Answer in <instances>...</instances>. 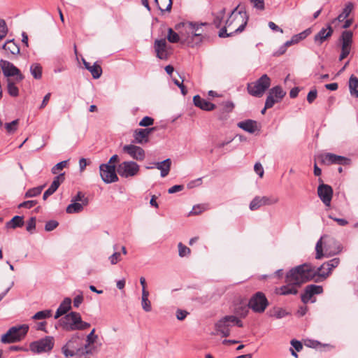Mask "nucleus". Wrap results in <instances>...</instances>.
I'll return each mask as SVG.
<instances>
[{
    "instance_id": "1",
    "label": "nucleus",
    "mask_w": 358,
    "mask_h": 358,
    "mask_svg": "<svg viewBox=\"0 0 358 358\" xmlns=\"http://www.w3.org/2000/svg\"><path fill=\"white\" fill-rule=\"evenodd\" d=\"M340 263L339 258H334L315 268L311 264H303L297 266L287 273V281L289 283L300 285L314 280L319 282L325 280L331 273L333 268Z\"/></svg>"
},
{
    "instance_id": "2",
    "label": "nucleus",
    "mask_w": 358,
    "mask_h": 358,
    "mask_svg": "<svg viewBox=\"0 0 358 358\" xmlns=\"http://www.w3.org/2000/svg\"><path fill=\"white\" fill-rule=\"evenodd\" d=\"M206 24V23L192 22H180L175 26V29L180 32L181 37L184 38V43L194 48L202 42V27Z\"/></svg>"
},
{
    "instance_id": "3",
    "label": "nucleus",
    "mask_w": 358,
    "mask_h": 358,
    "mask_svg": "<svg viewBox=\"0 0 358 358\" xmlns=\"http://www.w3.org/2000/svg\"><path fill=\"white\" fill-rule=\"evenodd\" d=\"M237 7L234 8L229 17L225 22V26L220 29L218 36L220 38L231 36L234 34L241 33L245 28L248 15L245 11L237 12Z\"/></svg>"
},
{
    "instance_id": "4",
    "label": "nucleus",
    "mask_w": 358,
    "mask_h": 358,
    "mask_svg": "<svg viewBox=\"0 0 358 358\" xmlns=\"http://www.w3.org/2000/svg\"><path fill=\"white\" fill-rule=\"evenodd\" d=\"M341 244L329 235H323L317 241L315 245V259H321L324 257H331L341 251Z\"/></svg>"
},
{
    "instance_id": "5",
    "label": "nucleus",
    "mask_w": 358,
    "mask_h": 358,
    "mask_svg": "<svg viewBox=\"0 0 358 358\" xmlns=\"http://www.w3.org/2000/svg\"><path fill=\"white\" fill-rule=\"evenodd\" d=\"M60 326L64 330L72 331L76 330H85L90 327V324L82 320L79 313L72 311L66 314L59 320Z\"/></svg>"
},
{
    "instance_id": "6",
    "label": "nucleus",
    "mask_w": 358,
    "mask_h": 358,
    "mask_svg": "<svg viewBox=\"0 0 358 358\" xmlns=\"http://www.w3.org/2000/svg\"><path fill=\"white\" fill-rule=\"evenodd\" d=\"M271 78L266 74L262 75L255 82L248 83L247 90L249 94L255 97H262L271 86Z\"/></svg>"
},
{
    "instance_id": "7",
    "label": "nucleus",
    "mask_w": 358,
    "mask_h": 358,
    "mask_svg": "<svg viewBox=\"0 0 358 358\" xmlns=\"http://www.w3.org/2000/svg\"><path fill=\"white\" fill-rule=\"evenodd\" d=\"M29 326L21 324L10 327L8 331L2 335L1 341L3 343H13L20 341L27 334Z\"/></svg>"
},
{
    "instance_id": "8",
    "label": "nucleus",
    "mask_w": 358,
    "mask_h": 358,
    "mask_svg": "<svg viewBox=\"0 0 358 358\" xmlns=\"http://www.w3.org/2000/svg\"><path fill=\"white\" fill-rule=\"evenodd\" d=\"M269 303L266 295L262 292L255 293L250 299L248 307L254 313H262L268 307Z\"/></svg>"
},
{
    "instance_id": "9",
    "label": "nucleus",
    "mask_w": 358,
    "mask_h": 358,
    "mask_svg": "<svg viewBox=\"0 0 358 358\" xmlns=\"http://www.w3.org/2000/svg\"><path fill=\"white\" fill-rule=\"evenodd\" d=\"M55 339L52 336H47L30 343V350L35 353L48 352L52 350Z\"/></svg>"
},
{
    "instance_id": "10",
    "label": "nucleus",
    "mask_w": 358,
    "mask_h": 358,
    "mask_svg": "<svg viewBox=\"0 0 358 358\" xmlns=\"http://www.w3.org/2000/svg\"><path fill=\"white\" fill-rule=\"evenodd\" d=\"M140 170L139 165L134 161H125L117 166V173L122 178H128L138 174Z\"/></svg>"
},
{
    "instance_id": "11",
    "label": "nucleus",
    "mask_w": 358,
    "mask_h": 358,
    "mask_svg": "<svg viewBox=\"0 0 358 358\" xmlns=\"http://www.w3.org/2000/svg\"><path fill=\"white\" fill-rule=\"evenodd\" d=\"M0 63L1 69L5 77L10 78L15 76V80L17 83L24 80V75L13 63L4 59H1Z\"/></svg>"
},
{
    "instance_id": "12",
    "label": "nucleus",
    "mask_w": 358,
    "mask_h": 358,
    "mask_svg": "<svg viewBox=\"0 0 358 358\" xmlns=\"http://www.w3.org/2000/svg\"><path fill=\"white\" fill-rule=\"evenodd\" d=\"M99 171L101 179L106 184L115 182L119 180L114 164H101L99 166Z\"/></svg>"
},
{
    "instance_id": "13",
    "label": "nucleus",
    "mask_w": 358,
    "mask_h": 358,
    "mask_svg": "<svg viewBox=\"0 0 358 358\" xmlns=\"http://www.w3.org/2000/svg\"><path fill=\"white\" fill-rule=\"evenodd\" d=\"M215 327L217 334H220L222 337H228L233 327L230 316L226 315L221 318L215 323Z\"/></svg>"
},
{
    "instance_id": "14",
    "label": "nucleus",
    "mask_w": 358,
    "mask_h": 358,
    "mask_svg": "<svg viewBox=\"0 0 358 358\" xmlns=\"http://www.w3.org/2000/svg\"><path fill=\"white\" fill-rule=\"evenodd\" d=\"M278 202V199L274 196H255L250 203V209L256 210L264 206H270Z\"/></svg>"
},
{
    "instance_id": "15",
    "label": "nucleus",
    "mask_w": 358,
    "mask_h": 358,
    "mask_svg": "<svg viewBox=\"0 0 358 358\" xmlns=\"http://www.w3.org/2000/svg\"><path fill=\"white\" fill-rule=\"evenodd\" d=\"M122 151L137 161H143L145 157L144 150L142 148L133 144L124 145Z\"/></svg>"
},
{
    "instance_id": "16",
    "label": "nucleus",
    "mask_w": 358,
    "mask_h": 358,
    "mask_svg": "<svg viewBox=\"0 0 358 358\" xmlns=\"http://www.w3.org/2000/svg\"><path fill=\"white\" fill-rule=\"evenodd\" d=\"M334 34V29L331 24L327 23L325 27H322L319 32L314 36V43L317 46L321 45L324 42L327 41Z\"/></svg>"
},
{
    "instance_id": "17",
    "label": "nucleus",
    "mask_w": 358,
    "mask_h": 358,
    "mask_svg": "<svg viewBox=\"0 0 358 358\" xmlns=\"http://www.w3.org/2000/svg\"><path fill=\"white\" fill-rule=\"evenodd\" d=\"M317 194L326 206H329L333 196V189L332 187L326 184H321L318 186Z\"/></svg>"
},
{
    "instance_id": "18",
    "label": "nucleus",
    "mask_w": 358,
    "mask_h": 358,
    "mask_svg": "<svg viewBox=\"0 0 358 358\" xmlns=\"http://www.w3.org/2000/svg\"><path fill=\"white\" fill-rule=\"evenodd\" d=\"M156 130L155 127L137 129L134 131V143L144 144L149 141V135Z\"/></svg>"
},
{
    "instance_id": "19",
    "label": "nucleus",
    "mask_w": 358,
    "mask_h": 358,
    "mask_svg": "<svg viewBox=\"0 0 358 358\" xmlns=\"http://www.w3.org/2000/svg\"><path fill=\"white\" fill-rule=\"evenodd\" d=\"M322 292L323 287L321 285L313 284L307 285L304 289V292L301 296V301L303 303H307L315 294H320Z\"/></svg>"
},
{
    "instance_id": "20",
    "label": "nucleus",
    "mask_w": 358,
    "mask_h": 358,
    "mask_svg": "<svg viewBox=\"0 0 358 358\" xmlns=\"http://www.w3.org/2000/svg\"><path fill=\"white\" fill-rule=\"evenodd\" d=\"M323 162L328 164L348 165L350 159L343 156L336 155L333 153H327L323 157Z\"/></svg>"
},
{
    "instance_id": "21",
    "label": "nucleus",
    "mask_w": 358,
    "mask_h": 358,
    "mask_svg": "<svg viewBox=\"0 0 358 358\" xmlns=\"http://www.w3.org/2000/svg\"><path fill=\"white\" fill-rule=\"evenodd\" d=\"M155 50L157 57L160 59H167L166 41L165 38L157 39L155 41Z\"/></svg>"
},
{
    "instance_id": "22",
    "label": "nucleus",
    "mask_w": 358,
    "mask_h": 358,
    "mask_svg": "<svg viewBox=\"0 0 358 358\" xmlns=\"http://www.w3.org/2000/svg\"><path fill=\"white\" fill-rule=\"evenodd\" d=\"M193 103L195 106L206 111H211L215 108V105L203 99L199 95H195L193 97Z\"/></svg>"
},
{
    "instance_id": "23",
    "label": "nucleus",
    "mask_w": 358,
    "mask_h": 358,
    "mask_svg": "<svg viewBox=\"0 0 358 358\" xmlns=\"http://www.w3.org/2000/svg\"><path fill=\"white\" fill-rule=\"evenodd\" d=\"M71 299L66 297L60 303L55 315V319L66 315L67 312L71 308Z\"/></svg>"
},
{
    "instance_id": "24",
    "label": "nucleus",
    "mask_w": 358,
    "mask_h": 358,
    "mask_svg": "<svg viewBox=\"0 0 358 358\" xmlns=\"http://www.w3.org/2000/svg\"><path fill=\"white\" fill-rule=\"evenodd\" d=\"M237 126L250 134H254L257 130V122L250 119L239 122Z\"/></svg>"
},
{
    "instance_id": "25",
    "label": "nucleus",
    "mask_w": 358,
    "mask_h": 358,
    "mask_svg": "<svg viewBox=\"0 0 358 358\" xmlns=\"http://www.w3.org/2000/svg\"><path fill=\"white\" fill-rule=\"evenodd\" d=\"M83 64L85 69L91 73L93 78L98 79L101 77L102 74V69L97 62H94L93 65H91L89 62L83 59Z\"/></svg>"
},
{
    "instance_id": "26",
    "label": "nucleus",
    "mask_w": 358,
    "mask_h": 358,
    "mask_svg": "<svg viewBox=\"0 0 358 358\" xmlns=\"http://www.w3.org/2000/svg\"><path fill=\"white\" fill-rule=\"evenodd\" d=\"M81 338L82 337L78 334H76L71 337V338L66 343L65 345L62 347V353L66 358L73 357L76 355L74 351L69 350V348L72 347L71 344L73 342H76V340Z\"/></svg>"
},
{
    "instance_id": "27",
    "label": "nucleus",
    "mask_w": 358,
    "mask_h": 358,
    "mask_svg": "<svg viewBox=\"0 0 358 358\" xmlns=\"http://www.w3.org/2000/svg\"><path fill=\"white\" fill-rule=\"evenodd\" d=\"M171 161L170 159H166L161 162L155 164L156 168L161 171V176L166 177L170 171Z\"/></svg>"
},
{
    "instance_id": "28",
    "label": "nucleus",
    "mask_w": 358,
    "mask_h": 358,
    "mask_svg": "<svg viewBox=\"0 0 358 358\" xmlns=\"http://www.w3.org/2000/svg\"><path fill=\"white\" fill-rule=\"evenodd\" d=\"M2 48L13 55L20 54V47L14 42L13 39L6 41Z\"/></svg>"
},
{
    "instance_id": "29",
    "label": "nucleus",
    "mask_w": 358,
    "mask_h": 358,
    "mask_svg": "<svg viewBox=\"0 0 358 358\" xmlns=\"http://www.w3.org/2000/svg\"><path fill=\"white\" fill-rule=\"evenodd\" d=\"M24 224V217L15 215L10 221L6 222V227L8 229H16L17 227H22Z\"/></svg>"
},
{
    "instance_id": "30",
    "label": "nucleus",
    "mask_w": 358,
    "mask_h": 358,
    "mask_svg": "<svg viewBox=\"0 0 358 358\" xmlns=\"http://www.w3.org/2000/svg\"><path fill=\"white\" fill-rule=\"evenodd\" d=\"M268 92L274 97L278 102H280L284 96L286 95L285 92L280 85L275 86L269 90Z\"/></svg>"
},
{
    "instance_id": "31",
    "label": "nucleus",
    "mask_w": 358,
    "mask_h": 358,
    "mask_svg": "<svg viewBox=\"0 0 358 358\" xmlns=\"http://www.w3.org/2000/svg\"><path fill=\"white\" fill-rule=\"evenodd\" d=\"M353 34L351 31H343L341 36L343 47L351 48Z\"/></svg>"
},
{
    "instance_id": "32",
    "label": "nucleus",
    "mask_w": 358,
    "mask_h": 358,
    "mask_svg": "<svg viewBox=\"0 0 358 358\" xmlns=\"http://www.w3.org/2000/svg\"><path fill=\"white\" fill-rule=\"evenodd\" d=\"M43 68L38 63H33L30 66V73L36 80H40L42 78Z\"/></svg>"
},
{
    "instance_id": "33",
    "label": "nucleus",
    "mask_w": 358,
    "mask_h": 358,
    "mask_svg": "<svg viewBox=\"0 0 358 358\" xmlns=\"http://www.w3.org/2000/svg\"><path fill=\"white\" fill-rule=\"evenodd\" d=\"M286 282L288 283L287 285H284L280 287V294L282 295H288V294H296L298 291L297 289L294 287V285H296L295 284L289 283L287 281V278H286ZM300 284L299 285H301Z\"/></svg>"
},
{
    "instance_id": "34",
    "label": "nucleus",
    "mask_w": 358,
    "mask_h": 358,
    "mask_svg": "<svg viewBox=\"0 0 358 358\" xmlns=\"http://www.w3.org/2000/svg\"><path fill=\"white\" fill-rule=\"evenodd\" d=\"M349 88L352 95L358 97V78L352 75L349 79Z\"/></svg>"
},
{
    "instance_id": "35",
    "label": "nucleus",
    "mask_w": 358,
    "mask_h": 358,
    "mask_svg": "<svg viewBox=\"0 0 358 358\" xmlns=\"http://www.w3.org/2000/svg\"><path fill=\"white\" fill-rule=\"evenodd\" d=\"M72 203L69 204L66 211L67 213L73 214V213H78L81 212L83 210V206H85L83 203L76 202V201H71Z\"/></svg>"
},
{
    "instance_id": "36",
    "label": "nucleus",
    "mask_w": 358,
    "mask_h": 358,
    "mask_svg": "<svg viewBox=\"0 0 358 358\" xmlns=\"http://www.w3.org/2000/svg\"><path fill=\"white\" fill-rule=\"evenodd\" d=\"M158 8L162 11H170L172 8V0H155Z\"/></svg>"
},
{
    "instance_id": "37",
    "label": "nucleus",
    "mask_w": 358,
    "mask_h": 358,
    "mask_svg": "<svg viewBox=\"0 0 358 358\" xmlns=\"http://www.w3.org/2000/svg\"><path fill=\"white\" fill-rule=\"evenodd\" d=\"M64 180V173H60L58 176L54 178L50 186L48 187L50 190L55 192L56 190L59 187L60 184L63 182Z\"/></svg>"
},
{
    "instance_id": "38",
    "label": "nucleus",
    "mask_w": 358,
    "mask_h": 358,
    "mask_svg": "<svg viewBox=\"0 0 358 358\" xmlns=\"http://www.w3.org/2000/svg\"><path fill=\"white\" fill-rule=\"evenodd\" d=\"M7 91L10 96L16 97L19 95V89L10 79L7 80Z\"/></svg>"
},
{
    "instance_id": "39",
    "label": "nucleus",
    "mask_w": 358,
    "mask_h": 358,
    "mask_svg": "<svg viewBox=\"0 0 358 358\" xmlns=\"http://www.w3.org/2000/svg\"><path fill=\"white\" fill-rule=\"evenodd\" d=\"M289 314L290 313L289 312L286 311L282 308L275 307L272 310H271L270 316L274 317L277 319H281Z\"/></svg>"
},
{
    "instance_id": "40",
    "label": "nucleus",
    "mask_w": 358,
    "mask_h": 358,
    "mask_svg": "<svg viewBox=\"0 0 358 358\" xmlns=\"http://www.w3.org/2000/svg\"><path fill=\"white\" fill-rule=\"evenodd\" d=\"M249 307H248V305L246 306V305H242V304H239L238 306H236L234 308V313L241 317H245L248 313H249Z\"/></svg>"
},
{
    "instance_id": "41",
    "label": "nucleus",
    "mask_w": 358,
    "mask_h": 358,
    "mask_svg": "<svg viewBox=\"0 0 358 358\" xmlns=\"http://www.w3.org/2000/svg\"><path fill=\"white\" fill-rule=\"evenodd\" d=\"M180 38L184 40L183 38L181 37L180 32H175L171 28L168 29V34H167V40L172 43H176L179 42ZM184 43V41H182Z\"/></svg>"
},
{
    "instance_id": "42",
    "label": "nucleus",
    "mask_w": 358,
    "mask_h": 358,
    "mask_svg": "<svg viewBox=\"0 0 358 358\" xmlns=\"http://www.w3.org/2000/svg\"><path fill=\"white\" fill-rule=\"evenodd\" d=\"M95 329H93L92 331L87 336L86 343L85 344V349L86 350V353L89 354L90 352L87 350V348L95 343L96 340L98 338L97 335L94 334Z\"/></svg>"
},
{
    "instance_id": "43",
    "label": "nucleus",
    "mask_w": 358,
    "mask_h": 358,
    "mask_svg": "<svg viewBox=\"0 0 358 358\" xmlns=\"http://www.w3.org/2000/svg\"><path fill=\"white\" fill-rule=\"evenodd\" d=\"M226 9L224 8L222 10H220L218 13L214 15L213 18V24L217 28H220L222 20L224 19V17L225 15Z\"/></svg>"
},
{
    "instance_id": "44",
    "label": "nucleus",
    "mask_w": 358,
    "mask_h": 358,
    "mask_svg": "<svg viewBox=\"0 0 358 358\" xmlns=\"http://www.w3.org/2000/svg\"><path fill=\"white\" fill-rule=\"evenodd\" d=\"M44 186H38L29 189L24 194V197L30 198L38 196L41 194Z\"/></svg>"
},
{
    "instance_id": "45",
    "label": "nucleus",
    "mask_w": 358,
    "mask_h": 358,
    "mask_svg": "<svg viewBox=\"0 0 358 358\" xmlns=\"http://www.w3.org/2000/svg\"><path fill=\"white\" fill-rule=\"evenodd\" d=\"M52 311L50 310H44L38 311L32 316V319L35 320H43L51 317Z\"/></svg>"
},
{
    "instance_id": "46",
    "label": "nucleus",
    "mask_w": 358,
    "mask_h": 358,
    "mask_svg": "<svg viewBox=\"0 0 358 358\" xmlns=\"http://www.w3.org/2000/svg\"><path fill=\"white\" fill-rule=\"evenodd\" d=\"M312 32V29L311 28H308L306 29H305L303 31L298 34H296V35H294L292 37H293V41H296V43H298L299 41L305 39L308 36H309Z\"/></svg>"
},
{
    "instance_id": "47",
    "label": "nucleus",
    "mask_w": 358,
    "mask_h": 358,
    "mask_svg": "<svg viewBox=\"0 0 358 358\" xmlns=\"http://www.w3.org/2000/svg\"><path fill=\"white\" fill-rule=\"evenodd\" d=\"M71 201H80L84 206H87L89 203V199L87 197L85 196V194L83 192H78L77 194L72 198Z\"/></svg>"
},
{
    "instance_id": "48",
    "label": "nucleus",
    "mask_w": 358,
    "mask_h": 358,
    "mask_svg": "<svg viewBox=\"0 0 358 358\" xmlns=\"http://www.w3.org/2000/svg\"><path fill=\"white\" fill-rule=\"evenodd\" d=\"M178 246V255L180 257H184L188 256L190 254V252H191L190 249L189 248H187V246H185V245H183L182 243H179Z\"/></svg>"
},
{
    "instance_id": "49",
    "label": "nucleus",
    "mask_w": 358,
    "mask_h": 358,
    "mask_svg": "<svg viewBox=\"0 0 358 358\" xmlns=\"http://www.w3.org/2000/svg\"><path fill=\"white\" fill-rule=\"evenodd\" d=\"M18 120H15L9 123L5 124V128L8 133H13L17 130Z\"/></svg>"
},
{
    "instance_id": "50",
    "label": "nucleus",
    "mask_w": 358,
    "mask_h": 358,
    "mask_svg": "<svg viewBox=\"0 0 358 358\" xmlns=\"http://www.w3.org/2000/svg\"><path fill=\"white\" fill-rule=\"evenodd\" d=\"M8 33V28L5 20H0V41L4 38Z\"/></svg>"
},
{
    "instance_id": "51",
    "label": "nucleus",
    "mask_w": 358,
    "mask_h": 358,
    "mask_svg": "<svg viewBox=\"0 0 358 358\" xmlns=\"http://www.w3.org/2000/svg\"><path fill=\"white\" fill-rule=\"evenodd\" d=\"M35 228H36V217H30V219L28 220V222L27 223L26 229L30 234H33Z\"/></svg>"
},
{
    "instance_id": "52",
    "label": "nucleus",
    "mask_w": 358,
    "mask_h": 358,
    "mask_svg": "<svg viewBox=\"0 0 358 358\" xmlns=\"http://www.w3.org/2000/svg\"><path fill=\"white\" fill-rule=\"evenodd\" d=\"M154 123V119L149 116L144 117L139 122V126L147 127L152 125Z\"/></svg>"
},
{
    "instance_id": "53",
    "label": "nucleus",
    "mask_w": 358,
    "mask_h": 358,
    "mask_svg": "<svg viewBox=\"0 0 358 358\" xmlns=\"http://www.w3.org/2000/svg\"><path fill=\"white\" fill-rule=\"evenodd\" d=\"M278 103V100H275L274 97L268 92L265 101L266 108H271L275 105V103Z\"/></svg>"
},
{
    "instance_id": "54",
    "label": "nucleus",
    "mask_w": 358,
    "mask_h": 358,
    "mask_svg": "<svg viewBox=\"0 0 358 358\" xmlns=\"http://www.w3.org/2000/svg\"><path fill=\"white\" fill-rule=\"evenodd\" d=\"M37 203L38 202L36 200L26 201H24V202L20 203L18 205V208H25L30 209V208H33L34 206H35L37 204Z\"/></svg>"
},
{
    "instance_id": "55",
    "label": "nucleus",
    "mask_w": 358,
    "mask_h": 358,
    "mask_svg": "<svg viewBox=\"0 0 358 358\" xmlns=\"http://www.w3.org/2000/svg\"><path fill=\"white\" fill-rule=\"evenodd\" d=\"M59 225V223L56 220H49L45 223V229L47 231H51L54 230Z\"/></svg>"
},
{
    "instance_id": "56",
    "label": "nucleus",
    "mask_w": 358,
    "mask_h": 358,
    "mask_svg": "<svg viewBox=\"0 0 358 358\" xmlns=\"http://www.w3.org/2000/svg\"><path fill=\"white\" fill-rule=\"evenodd\" d=\"M141 306L143 310L147 313L152 310L151 302L149 299H141Z\"/></svg>"
},
{
    "instance_id": "57",
    "label": "nucleus",
    "mask_w": 358,
    "mask_h": 358,
    "mask_svg": "<svg viewBox=\"0 0 358 358\" xmlns=\"http://www.w3.org/2000/svg\"><path fill=\"white\" fill-rule=\"evenodd\" d=\"M67 162H68V161L64 160V161H62V162H60L57 163L56 165H55L52 168V170H51L52 173L53 174H57V171L63 169L66 166Z\"/></svg>"
},
{
    "instance_id": "58",
    "label": "nucleus",
    "mask_w": 358,
    "mask_h": 358,
    "mask_svg": "<svg viewBox=\"0 0 358 358\" xmlns=\"http://www.w3.org/2000/svg\"><path fill=\"white\" fill-rule=\"evenodd\" d=\"M352 9H353L352 3L348 2V3L345 4V6L343 9V11L341 13L344 17L347 18L350 15Z\"/></svg>"
},
{
    "instance_id": "59",
    "label": "nucleus",
    "mask_w": 358,
    "mask_h": 358,
    "mask_svg": "<svg viewBox=\"0 0 358 358\" xmlns=\"http://www.w3.org/2000/svg\"><path fill=\"white\" fill-rule=\"evenodd\" d=\"M253 4L254 8L257 10H263L265 8L264 0H250Z\"/></svg>"
},
{
    "instance_id": "60",
    "label": "nucleus",
    "mask_w": 358,
    "mask_h": 358,
    "mask_svg": "<svg viewBox=\"0 0 358 358\" xmlns=\"http://www.w3.org/2000/svg\"><path fill=\"white\" fill-rule=\"evenodd\" d=\"M317 96V91L316 89L310 90L307 95V101L309 103H312Z\"/></svg>"
},
{
    "instance_id": "61",
    "label": "nucleus",
    "mask_w": 358,
    "mask_h": 358,
    "mask_svg": "<svg viewBox=\"0 0 358 358\" xmlns=\"http://www.w3.org/2000/svg\"><path fill=\"white\" fill-rule=\"evenodd\" d=\"M120 252H115L109 257L110 262L112 264H116L120 261Z\"/></svg>"
},
{
    "instance_id": "62",
    "label": "nucleus",
    "mask_w": 358,
    "mask_h": 358,
    "mask_svg": "<svg viewBox=\"0 0 358 358\" xmlns=\"http://www.w3.org/2000/svg\"><path fill=\"white\" fill-rule=\"evenodd\" d=\"M350 52V48L349 47H341V52L339 56V60L342 61L345 58H346Z\"/></svg>"
},
{
    "instance_id": "63",
    "label": "nucleus",
    "mask_w": 358,
    "mask_h": 358,
    "mask_svg": "<svg viewBox=\"0 0 358 358\" xmlns=\"http://www.w3.org/2000/svg\"><path fill=\"white\" fill-rule=\"evenodd\" d=\"M254 170L256 173L258 174L261 178L263 176L264 171L260 162L255 163L254 166Z\"/></svg>"
},
{
    "instance_id": "64",
    "label": "nucleus",
    "mask_w": 358,
    "mask_h": 358,
    "mask_svg": "<svg viewBox=\"0 0 358 358\" xmlns=\"http://www.w3.org/2000/svg\"><path fill=\"white\" fill-rule=\"evenodd\" d=\"M231 322H232L233 326L236 325L238 327H243V322L238 318L236 315H229Z\"/></svg>"
}]
</instances>
